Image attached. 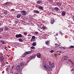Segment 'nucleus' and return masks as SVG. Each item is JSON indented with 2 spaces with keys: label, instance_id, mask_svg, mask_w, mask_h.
<instances>
[{
  "label": "nucleus",
  "instance_id": "f257e3e1",
  "mask_svg": "<svg viewBox=\"0 0 74 74\" xmlns=\"http://www.w3.org/2000/svg\"><path fill=\"white\" fill-rule=\"evenodd\" d=\"M42 66L44 69L46 71H49L51 70H52V69L54 67V63H53L51 64H50L49 66V65L45 62H43L42 64Z\"/></svg>",
  "mask_w": 74,
  "mask_h": 74
},
{
  "label": "nucleus",
  "instance_id": "f03ea898",
  "mask_svg": "<svg viewBox=\"0 0 74 74\" xmlns=\"http://www.w3.org/2000/svg\"><path fill=\"white\" fill-rule=\"evenodd\" d=\"M16 69L18 71L21 72V69L20 68V66L19 65L17 66Z\"/></svg>",
  "mask_w": 74,
  "mask_h": 74
},
{
  "label": "nucleus",
  "instance_id": "7ed1b4c3",
  "mask_svg": "<svg viewBox=\"0 0 74 74\" xmlns=\"http://www.w3.org/2000/svg\"><path fill=\"white\" fill-rule=\"evenodd\" d=\"M22 35L21 34H16V38H19V37H22Z\"/></svg>",
  "mask_w": 74,
  "mask_h": 74
},
{
  "label": "nucleus",
  "instance_id": "20e7f679",
  "mask_svg": "<svg viewBox=\"0 0 74 74\" xmlns=\"http://www.w3.org/2000/svg\"><path fill=\"white\" fill-rule=\"evenodd\" d=\"M54 10L56 12H58V10H59V8L57 7H56L54 8Z\"/></svg>",
  "mask_w": 74,
  "mask_h": 74
},
{
  "label": "nucleus",
  "instance_id": "39448f33",
  "mask_svg": "<svg viewBox=\"0 0 74 74\" xmlns=\"http://www.w3.org/2000/svg\"><path fill=\"white\" fill-rule=\"evenodd\" d=\"M21 13L22 15H25L26 12L25 10H23L21 12Z\"/></svg>",
  "mask_w": 74,
  "mask_h": 74
},
{
  "label": "nucleus",
  "instance_id": "423d86ee",
  "mask_svg": "<svg viewBox=\"0 0 74 74\" xmlns=\"http://www.w3.org/2000/svg\"><path fill=\"white\" fill-rule=\"evenodd\" d=\"M55 22V19L53 18H52L51 21V25H53Z\"/></svg>",
  "mask_w": 74,
  "mask_h": 74
},
{
  "label": "nucleus",
  "instance_id": "0eeeda50",
  "mask_svg": "<svg viewBox=\"0 0 74 74\" xmlns=\"http://www.w3.org/2000/svg\"><path fill=\"white\" fill-rule=\"evenodd\" d=\"M0 61H1V64H3V62L4 61V60L3 59V58L2 57H0Z\"/></svg>",
  "mask_w": 74,
  "mask_h": 74
},
{
  "label": "nucleus",
  "instance_id": "6e6552de",
  "mask_svg": "<svg viewBox=\"0 0 74 74\" xmlns=\"http://www.w3.org/2000/svg\"><path fill=\"white\" fill-rule=\"evenodd\" d=\"M37 56L38 58H41V54L40 53H38L37 54Z\"/></svg>",
  "mask_w": 74,
  "mask_h": 74
},
{
  "label": "nucleus",
  "instance_id": "1a4fd4ad",
  "mask_svg": "<svg viewBox=\"0 0 74 74\" xmlns=\"http://www.w3.org/2000/svg\"><path fill=\"white\" fill-rule=\"evenodd\" d=\"M34 12L35 14H39L40 12L37 10H34Z\"/></svg>",
  "mask_w": 74,
  "mask_h": 74
},
{
  "label": "nucleus",
  "instance_id": "9d476101",
  "mask_svg": "<svg viewBox=\"0 0 74 74\" xmlns=\"http://www.w3.org/2000/svg\"><path fill=\"white\" fill-rule=\"evenodd\" d=\"M36 55H32V56L31 57V59H33L35 58H36Z\"/></svg>",
  "mask_w": 74,
  "mask_h": 74
},
{
  "label": "nucleus",
  "instance_id": "9b49d317",
  "mask_svg": "<svg viewBox=\"0 0 74 74\" xmlns=\"http://www.w3.org/2000/svg\"><path fill=\"white\" fill-rule=\"evenodd\" d=\"M56 4L57 5H58V6L60 7L61 6V5H62V4H61V3H59V2H57L56 3Z\"/></svg>",
  "mask_w": 74,
  "mask_h": 74
},
{
  "label": "nucleus",
  "instance_id": "f8f14e48",
  "mask_svg": "<svg viewBox=\"0 0 74 74\" xmlns=\"http://www.w3.org/2000/svg\"><path fill=\"white\" fill-rule=\"evenodd\" d=\"M8 29H9V28H8L6 27H4V30L5 31H8Z\"/></svg>",
  "mask_w": 74,
  "mask_h": 74
},
{
  "label": "nucleus",
  "instance_id": "ddd939ff",
  "mask_svg": "<svg viewBox=\"0 0 74 74\" xmlns=\"http://www.w3.org/2000/svg\"><path fill=\"white\" fill-rule=\"evenodd\" d=\"M42 1H37L36 2V3H37V4H41V3H42Z\"/></svg>",
  "mask_w": 74,
  "mask_h": 74
},
{
  "label": "nucleus",
  "instance_id": "4468645a",
  "mask_svg": "<svg viewBox=\"0 0 74 74\" xmlns=\"http://www.w3.org/2000/svg\"><path fill=\"white\" fill-rule=\"evenodd\" d=\"M3 14L5 15H7L8 14V12L7 11L5 10L4 11Z\"/></svg>",
  "mask_w": 74,
  "mask_h": 74
},
{
  "label": "nucleus",
  "instance_id": "2eb2a0df",
  "mask_svg": "<svg viewBox=\"0 0 74 74\" xmlns=\"http://www.w3.org/2000/svg\"><path fill=\"white\" fill-rule=\"evenodd\" d=\"M21 16V15L20 14H18L16 16L17 18H19Z\"/></svg>",
  "mask_w": 74,
  "mask_h": 74
},
{
  "label": "nucleus",
  "instance_id": "dca6fc26",
  "mask_svg": "<svg viewBox=\"0 0 74 74\" xmlns=\"http://www.w3.org/2000/svg\"><path fill=\"white\" fill-rule=\"evenodd\" d=\"M43 8L44 7H43V6H40L38 7V8H39V9L41 10H43Z\"/></svg>",
  "mask_w": 74,
  "mask_h": 74
},
{
  "label": "nucleus",
  "instance_id": "f3484780",
  "mask_svg": "<svg viewBox=\"0 0 74 74\" xmlns=\"http://www.w3.org/2000/svg\"><path fill=\"white\" fill-rule=\"evenodd\" d=\"M74 48V46H70L69 48H69V49H72V48Z\"/></svg>",
  "mask_w": 74,
  "mask_h": 74
},
{
  "label": "nucleus",
  "instance_id": "a211bd4d",
  "mask_svg": "<svg viewBox=\"0 0 74 74\" xmlns=\"http://www.w3.org/2000/svg\"><path fill=\"white\" fill-rule=\"evenodd\" d=\"M25 52L27 54H27H31V53H32V51H26Z\"/></svg>",
  "mask_w": 74,
  "mask_h": 74
},
{
  "label": "nucleus",
  "instance_id": "6ab92c4d",
  "mask_svg": "<svg viewBox=\"0 0 74 74\" xmlns=\"http://www.w3.org/2000/svg\"><path fill=\"white\" fill-rule=\"evenodd\" d=\"M66 15V12L63 11L62 13V16H64Z\"/></svg>",
  "mask_w": 74,
  "mask_h": 74
},
{
  "label": "nucleus",
  "instance_id": "aec40b11",
  "mask_svg": "<svg viewBox=\"0 0 74 74\" xmlns=\"http://www.w3.org/2000/svg\"><path fill=\"white\" fill-rule=\"evenodd\" d=\"M1 43L2 44H5V42L4 40H1Z\"/></svg>",
  "mask_w": 74,
  "mask_h": 74
},
{
  "label": "nucleus",
  "instance_id": "412c9836",
  "mask_svg": "<svg viewBox=\"0 0 74 74\" xmlns=\"http://www.w3.org/2000/svg\"><path fill=\"white\" fill-rule=\"evenodd\" d=\"M26 55H27V54H26V52H25V53L23 54L22 56H23V57H25V56H26Z\"/></svg>",
  "mask_w": 74,
  "mask_h": 74
},
{
  "label": "nucleus",
  "instance_id": "4be33fe9",
  "mask_svg": "<svg viewBox=\"0 0 74 74\" xmlns=\"http://www.w3.org/2000/svg\"><path fill=\"white\" fill-rule=\"evenodd\" d=\"M23 21H27V20H28L27 19V18L26 17L23 18Z\"/></svg>",
  "mask_w": 74,
  "mask_h": 74
},
{
  "label": "nucleus",
  "instance_id": "5701e85b",
  "mask_svg": "<svg viewBox=\"0 0 74 74\" xmlns=\"http://www.w3.org/2000/svg\"><path fill=\"white\" fill-rule=\"evenodd\" d=\"M2 32H3V28H0V33H1Z\"/></svg>",
  "mask_w": 74,
  "mask_h": 74
},
{
  "label": "nucleus",
  "instance_id": "b1692460",
  "mask_svg": "<svg viewBox=\"0 0 74 74\" xmlns=\"http://www.w3.org/2000/svg\"><path fill=\"white\" fill-rule=\"evenodd\" d=\"M36 42H34L33 43L32 45H33V46H36Z\"/></svg>",
  "mask_w": 74,
  "mask_h": 74
},
{
  "label": "nucleus",
  "instance_id": "393cba45",
  "mask_svg": "<svg viewBox=\"0 0 74 74\" xmlns=\"http://www.w3.org/2000/svg\"><path fill=\"white\" fill-rule=\"evenodd\" d=\"M24 65H25V64L24 63H23V62L21 63L20 64L21 66H24Z\"/></svg>",
  "mask_w": 74,
  "mask_h": 74
},
{
  "label": "nucleus",
  "instance_id": "a878e982",
  "mask_svg": "<svg viewBox=\"0 0 74 74\" xmlns=\"http://www.w3.org/2000/svg\"><path fill=\"white\" fill-rule=\"evenodd\" d=\"M11 11L12 12H14L15 11V10L14 9H12L11 10Z\"/></svg>",
  "mask_w": 74,
  "mask_h": 74
},
{
  "label": "nucleus",
  "instance_id": "bb28decb",
  "mask_svg": "<svg viewBox=\"0 0 74 74\" xmlns=\"http://www.w3.org/2000/svg\"><path fill=\"white\" fill-rule=\"evenodd\" d=\"M42 30H45L46 29V28H45V27H42Z\"/></svg>",
  "mask_w": 74,
  "mask_h": 74
},
{
  "label": "nucleus",
  "instance_id": "cd10ccee",
  "mask_svg": "<svg viewBox=\"0 0 74 74\" xmlns=\"http://www.w3.org/2000/svg\"><path fill=\"white\" fill-rule=\"evenodd\" d=\"M59 34H61V36H62V35H63V34L62 32L60 31Z\"/></svg>",
  "mask_w": 74,
  "mask_h": 74
},
{
  "label": "nucleus",
  "instance_id": "c85d7f7f",
  "mask_svg": "<svg viewBox=\"0 0 74 74\" xmlns=\"http://www.w3.org/2000/svg\"><path fill=\"white\" fill-rule=\"evenodd\" d=\"M55 45L56 46V47H59V45L57 44V43L55 44Z\"/></svg>",
  "mask_w": 74,
  "mask_h": 74
},
{
  "label": "nucleus",
  "instance_id": "c756f323",
  "mask_svg": "<svg viewBox=\"0 0 74 74\" xmlns=\"http://www.w3.org/2000/svg\"><path fill=\"white\" fill-rule=\"evenodd\" d=\"M5 5H9V2H6V3H5Z\"/></svg>",
  "mask_w": 74,
  "mask_h": 74
},
{
  "label": "nucleus",
  "instance_id": "7c9ffc66",
  "mask_svg": "<svg viewBox=\"0 0 74 74\" xmlns=\"http://www.w3.org/2000/svg\"><path fill=\"white\" fill-rule=\"evenodd\" d=\"M18 41H19L20 42H22V39L21 38H19L18 39Z\"/></svg>",
  "mask_w": 74,
  "mask_h": 74
},
{
  "label": "nucleus",
  "instance_id": "2f4dec72",
  "mask_svg": "<svg viewBox=\"0 0 74 74\" xmlns=\"http://www.w3.org/2000/svg\"><path fill=\"white\" fill-rule=\"evenodd\" d=\"M64 59L65 60H67V59H68L67 56L64 57Z\"/></svg>",
  "mask_w": 74,
  "mask_h": 74
},
{
  "label": "nucleus",
  "instance_id": "473e14b6",
  "mask_svg": "<svg viewBox=\"0 0 74 74\" xmlns=\"http://www.w3.org/2000/svg\"><path fill=\"white\" fill-rule=\"evenodd\" d=\"M45 44L46 45H48V44H49V42L48 41L46 42Z\"/></svg>",
  "mask_w": 74,
  "mask_h": 74
},
{
  "label": "nucleus",
  "instance_id": "72a5a7b5",
  "mask_svg": "<svg viewBox=\"0 0 74 74\" xmlns=\"http://www.w3.org/2000/svg\"><path fill=\"white\" fill-rule=\"evenodd\" d=\"M23 34L25 35V36H26L27 34V32H24Z\"/></svg>",
  "mask_w": 74,
  "mask_h": 74
},
{
  "label": "nucleus",
  "instance_id": "f704fd0d",
  "mask_svg": "<svg viewBox=\"0 0 74 74\" xmlns=\"http://www.w3.org/2000/svg\"><path fill=\"white\" fill-rule=\"evenodd\" d=\"M65 60L64 59V57H62V58L61 59V60H62V61H63V60Z\"/></svg>",
  "mask_w": 74,
  "mask_h": 74
},
{
  "label": "nucleus",
  "instance_id": "c9c22d12",
  "mask_svg": "<svg viewBox=\"0 0 74 74\" xmlns=\"http://www.w3.org/2000/svg\"><path fill=\"white\" fill-rule=\"evenodd\" d=\"M31 49H34V48H35V47H33V46H32L31 47Z\"/></svg>",
  "mask_w": 74,
  "mask_h": 74
},
{
  "label": "nucleus",
  "instance_id": "e433bc0d",
  "mask_svg": "<svg viewBox=\"0 0 74 74\" xmlns=\"http://www.w3.org/2000/svg\"><path fill=\"white\" fill-rule=\"evenodd\" d=\"M68 62H73V61H72L69 59L68 60Z\"/></svg>",
  "mask_w": 74,
  "mask_h": 74
},
{
  "label": "nucleus",
  "instance_id": "4c0bfd02",
  "mask_svg": "<svg viewBox=\"0 0 74 74\" xmlns=\"http://www.w3.org/2000/svg\"><path fill=\"white\" fill-rule=\"evenodd\" d=\"M32 39H34V38H36V37L34 36H33L32 37Z\"/></svg>",
  "mask_w": 74,
  "mask_h": 74
},
{
  "label": "nucleus",
  "instance_id": "58836bf2",
  "mask_svg": "<svg viewBox=\"0 0 74 74\" xmlns=\"http://www.w3.org/2000/svg\"><path fill=\"white\" fill-rule=\"evenodd\" d=\"M9 69V68H7L6 69V71H8V70Z\"/></svg>",
  "mask_w": 74,
  "mask_h": 74
},
{
  "label": "nucleus",
  "instance_id": "ea45409f",
  "mask_svg": "<svg viewBox=\"0 0 74 74\" xmlns=\"http://www.w3.org/2000/svg\"><path fill=\"white\" fill-rule=\"evenodd\" d=\"M15 23H16V24H17V23H18V21H16V20H15Z\"/></svg>",
  "mask_w": 74,
  "mask_h": 74
},
{
  "label": "nucleus",
  "instance_id": "a19ab883",
  "mask_svg": "<svg viewBox=\"0 0 74 74\" xmlns=\"http://www.w3.org/2000/svg\"><path fill=\"white\" fill-rule=\"evenodd\" d=\"M35 34H36V35H37V34H38V32H35L34 33Z\"/></svg>",
  "mask_w": 74,
  "mask_h": 74
},
{
  "label": "nucleus",
  "instance_id": "79ce46f5",
  "mask_svg": "<svg viewBox=\"0 0 74 74\" xmlns=\"http://www.w3.org/2000/svg\"><path fill=\"white\" fill-rule=\"evenodd\" d=\"M53 52H54V51L53 50H52L50 51V52H51V53H53Z\"/></svg>",
  "mask_w": 74,
  "mask_h": 74
},
{
  "label": "nucleus",
  "instance_id": "37998d69",
  "mask_svg": "<svg viewBox=\"0 0 74 74\" xmlns=\"http://www.w3.org/2000/svg\"><path fill=\"white\" fill-rule=\"evenodd\" d=\"M59 48H60V49H62V48H63V47L61 46V47H58Z\"/></svg>",
  "mask_w": 74,
  "mask_h": 74
},
{
  "label": "nucleus",
  "instance_id": "c03bdc74",
  "mask_svg": "<svg viewBox=\"0 0 74 74\" xmlns=\"http://www.w3.org/2000/svg\"><path fill=\"white\" fill-rule=\"evenodd\" d=\"M72 65L73 66V67H74V63H73V62H72Z\"/></svg>",
  "mask_w": 74,
  "mask_h": 74
},
{
  "label": "nucleus",
  "instance_id": "a18cd8bd",
  "mask_svg": "<svg viewBox=\"0 0 74 74\" xmlns=\"http://www.w3.org/2000/svg\"><path fill=\"white\" fill-rule=\"evenodd\" d=\"M36 7V8H38V5H36L35 6Z\"/></svg>",
  "mask_w": 74,
  "mask_h": 74
},
{
  "label": "nucleus",
  "instance_id": "49530a36",
  "mask_svg": "<svg viewBox=\"0 0 74 74\" xmlns=\"http://www.w3.org/2000/svg\"><path fill=\"white\" fill-rule=\"evenodd\" d=\"M74 69H72L71 70V71H74Z\"/></svg>",
  "mask_w": 74,
  "mask_h": 74
},
{
  "label": "nucleus",
  "instance_id": "de8ad7c7",
  "mask_svg": "<svg viewBox=\"0 0 74 74\" xmlns=\"http://www.w3.org/2000/svg\"><path fill=\"white\" fill-rule=\"evenodd\" d=\"M49 65H50V64H51V62H49Z\"/></svg>",
  "mask_w": 74,
  "mask_h": 74
},
{
  "label": "nucleus",
  "instance_id": "09e8293b",
  "mask_svg": "<svg viewBox=\"0 0 74 74\" xmlns=\"http://www.w3.org/2000/svg\"><path fill=\"white\" fill-rule=\"evenodd\" d=\"M61 10H63V8L62 7L60 8Z\"/></svg>",
  "mask_w": 74,
  "mask_h": 74
},
{
  "label": "nucleus",
  "instance_id": "8fccbe9b",
  "mask_svg": "<svg viewBox=\"0 0 74 74\" xmlns=\"http://www.w3.org/2000/svg\"><path fill=\"white\" fill-rule=\"evenodd\" d=\"M72 19H73V21H74V16H73Z\"/></svg>",
  "mask_w": 74,
  "mask_h": 74
},
{
  "label": "nucleus",
  "instance_id": "3c124183",
  "mask_svg": "<svg viewBox=\"0 0 74 74\" xmlns=\"http://www.w3.org/2000/svg\"><path fill=\"white\" fill-rule=\"evenodd\" d=\"M14 65H13L12 66V67H11V69H13V68H14Z\"/></svg>",
  "mask_w": 74,
  "mask_h": 74
},
{
  "label": "nucleus",
  "instance_id": "603ef678",
  "mask_svg": "<svg viewBox=\"0 0 74 74\" xmlns=\"http://www.w3.org/2000/svg\"><path fill=\"white\" fill-rule=\"evenodd\" d=\"M6 48H7V47L5 46V48H4V49H6Z\"/></svg>",
  "mask_w": 74,
  "mask_h": 74
},
{
  "label": "nucleus",
  "instance_id": "864d4df0",
  "mask_svg": "<svg viewBox=\"0 0 74 74\" xmlns=\"http://www.w3.org/2000/svg\"><path fill=\"white\" fill-rule=\"evenodd\" d=\"M62 48H63V49H66L65 47H62Z\"/></svg>",
  "mask_w": 74,
  "mask_h": 74
},
{
  "label": "nucleus",
  "instance_id": "5fc2aeb1",
  "mask_svg": "<svg viewBox=\"0 0 74 74\" xmlns=\"http://www.w3.org/2000/svg\"><path fill=\"white\" fill-rule=\"evenodd\" d=\"M38 30H39V31H40V32H42V31H40V29H38Z\"/></svg>",
  "mask_w": 74,
  "mask_h": 74
},
{
  "label": "nucleus",
  "instance_id": "6e6d98bb",
  "mask_svg": "<svg viewBox=\"0 0 74 74\" xmlns=\"http://www.w3.org/2000/svg\"><path fill=\"white\" fill-rule=\"evenodd\" d=\"M45 49V47H43V49Z\"/></svg>",
  "mask_w": 74,
  "mask_h": 74
},
{
  "label": "nucleus",
  "instance_id": "4d7b16f0",
  "mask_svg": "<svg viewBox=\"0 0 74 74\" xmlns=\"http://www.w3.org/2000/svg\"><path fill=\"white\" fill-rule=\"evenodd\" d=\"M0 17H1V18H3V16H0Z\"/></svg>",
  "mask_w": 74,
  "mask_h": 74
},
{
  "label": "nucleus",
  "instance_id": "13d9d810",
  "mask_svg": "<svg viewBox=\"0 0 74 74\" xmlns=\"http://www.w3.org/2000/svg\"><path fill=\"white\" fill-rule=\"evenodd\" d=\"M51 1L52 3H53V0H51Z\"/></svg>",
  "mask_w": 74,
  "mask_h": 74
},
{
  "label": "nucleus",
  "instance_id": "bf43d9fd",
  "mask_svg": "<svg viewBox=\"0 0 74 74\" xmlns=\"http://www.w3.org/2000/svg\"><path fill=\"white\" fill-rule=\"evenodd\" d=\"M1 23H0V26H1Z\"/></svg>",
  "mask_w": 74,
  "mask_h": 74
},
{
  "label": "nucleus",
  "instance_id": "052dcab7",
  "mask_svg": "<svg viewBox=\"0 0 74 74\" xmlns=\"http://www.w3.org/2000/svg\"><path fill=\"white\" fill-rule=\"evenodd\" d=\"M1 38V36H0V38Z\"/></svg>",
  "mask_w": 74,
  "mask_h": 74
},
{
  "label": "nucleus",
  "instance_id": "680f3d73",
  "mask_svg": "<svg viewBox=\"0 0 74 74\" xmlns=\"http://www.w3.org/2000/svg\"><path fill=\"white\" fill-rule=\"evenodd\" d=\"M15 74H18V73H15Z\"/></svg>",
  "mask_w": 74,
  "mask_h": 74
},
{
  "label": "nucleus",
  "instance_id": "e2e57ef3",
  "mask_svg": "<svg viewBox=\"0 0 74 74\" xmlns=\"http://www.w3.org/2000/svg\"><path fill=\"white\" fill-rule=\"evenodd\" d=\"M56 35H57V36H58V35H57V34H56Z\"/></svg>",
  "mask_w": 74,
  "mask_h": 74
},
{
  "label": "nucleus",
  "instance_id": "0e129e2a",
  "mask_svg": "<svg viewBox=\"0 0 74 74\" xmlns=\"http://www.w3.org/2000/svg\"><path fill=\"white\" fill-rule=\"evenodd\" d=\"M41 29H42V28H41Z\"/></svg>",
  "mask_w": 74,
  "mask_h": 74
},
{
  "label": "nucleus",
  "instance_id": "69168bd1",
  "mask_svg": "<svg viewBox=\"0 0 74 74\" xmlns=\"http://www.w3.org/2000/svg\"><path fill=\"white\" fill-rule=\"evenodd\" d=\"M21 60H22V59H21Z\"/></svg>",
  "mask_w": 74,
  "mask_h": 74
},
{
  "label": "nucleus",
  "instance_id": "338daca9",
  "mask_svg": "<svg viewBox=\"0 0 74 74\" xmlns=\"http://www.w3.org/2000/svg\"><path fill=\"white\" fill-rule=\"evenodd\" d=\"M3 62H4V61H3Z\"/></svg>",
  "mask_w": 74,
  "mask_h": 74
}]
</instances>
